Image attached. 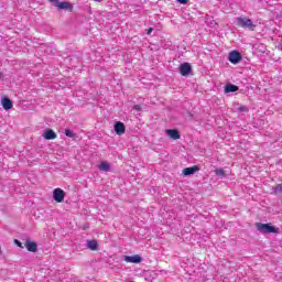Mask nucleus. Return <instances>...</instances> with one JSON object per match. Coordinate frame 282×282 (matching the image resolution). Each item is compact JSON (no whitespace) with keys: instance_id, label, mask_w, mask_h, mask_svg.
<instances>
[{"instance_id":"1","label":"nucleus","mask_w":282,"mask_h":282,"mask_svg":"<svg viewBox=\"0 0 282 282\" xmlns=\"http://www.w3.org/2000/svg\"><path fill=\"white\" fill-rule=\"evenodd\" d=\"M236 25L238 28H243V30H250L251 32H254V28H257L250 18L247 17L236 18Z\"/></svg>"},{"instance_id":"2","label":"nucleus","mask_w":282,"mask_h":282,"mask_svg":"<svg viewBox=\"0 0 282 282\" xmlns=\"http://www.w3.org/2000/svg\"><path fill=\"white\" fill-rule=\"evenodd\" d=\"M257 228L259 232H261L262 235H271V234L279 235V232H281L279 228L272 226L271 224L258 223Z\"/></svg>"},{"instance_id":"3","label":"nucleus","mask_w":282,"mask_h":282,"mask_svg":"<svg viewBox=\"0 0 282 282\" xmlns=\"http://www.w3.org/2000/svg\"><path fill=\"white\" fill-rule=\"evenodd\" d=\"M241 58H243V56L239 51H231L228 55V61L229 63H232V65H239Z\"/></svg>"},{"instance_id":"4","label":"nucleus","mask_w":282,"mask_h":282,"mask_svg":"<svg viewBox=\"0 0 282 282\" xmlns=\"http://www.w3.org/2000/svg\"><path fill=\"white\" fill-rule=\"evenodd\" d=\"M53 199L57 204H63V202H65V191L62 188H55L53 191Z\"/></svg>"},{"instance_id":"5","label":"nucleus","mask_w":282,"mask_h":282,"mask_svg":"<svg viewBox=\"0 0 282 282\" xmlns=\"http://www.w3.org/2000/svg\"><path fill=\"white\" fill-rule=\"evenodd\" d=\"M193 72V66H191L188 63H183L180 65V74L181 76H188Z\"/></svg>"},{"instance_id":"6","label":"nucleus","mask_w":282,"mask_h":282,"mask_svg":"<svg viewBox=\"0 0 282 282\" xmlns=\"http://www.w3.org/2000/svg\"><path fill=\"white\" fill-rule=\"evenodd\" d=\"M124 131H127V127L122 123V121H117L115 123V133L117 135H124Z\"/></svg>"},{"instance_id":"7","label":"nucleus","mask_w":282,"mask_h":282,"mask_svg":"<svg viewBox=\"0 0 282 282\" xmlns=\"http://www.w3.org/2000/svg\"><path fill=\"white\" fill-rule=\"evenodd\" d=\"M53 6L59 10H72V3L69 2H61L58 0H54Z\"/></svg>"},{"instance_id":"8","label":"nucleus","mask_w":282,"mask_h":282,"mask_svg":"<svg viewBox=\"0 0 282 282\" xmlns=\"http://www.w3.org/2000/svg\"><path fill=\"white\" fill-rule=\"evenodd\" d=\"M43 138H44V140H56L57 134H56V132H54V130L48 128L44 131Z\"/></svg>"},{"instance_id":"9","label":"nucleus","mask_w":282,"mask_h":282,"mask_svg":"<svg viewBox=\"0 0 282 282\" xmlns=\"http://www.w3.org/2000/svg\"><path fill=\"white\" fill-rule=\"evenodd\" d=\"M25 248L29 252H36V250H39V245H36V242L31 241L30 239H28L25 241Z\"/></svg>"},{"instance_id":"10","label":"nucleus","mask_w":282,"mask_h":282,"mask_svg":"<svg viewBox=\"0 0 282 282\" xmlns=\"http://www.w3.org/2000/svg\"><path fill=\"white\" fill-rule=\"evenodd\" d=\"M124 261L127 263H142V257L135 254V256H126Z\"/></svg>"},{"instance_id":"11","label":"nucleus","mask_w":282,"mask_h":282,"mask_svg":"<svg viewBox=\"0 0 282 282\" xmlns=\"http://www.w3.org/2000/svg\"><path fill=\"white\" fill-rule=\"evenodd\" d=\"M197 171H199V167L197 165H194L191 167H185L183 170V175H185V177H188V175H195V173H197Z\"/></svg>"},{"instance_id":"12","label":"nucleus","mask_w":282,"mask_h":282,"mask_svg":"<svg viewBox=\"0 0 282 282\" xmlns=\"http://www.w3.org/2000/svg\"><path fill=\"white\" fill-rule=\"evenodd\" d=\"M166 135H169V138H171L172 140H180L181 135H180V131L175 130V129H167L165 130Z\"/></svg>"},{"instance_id":"13","label":"nucleus","mask_w":282,"mask_h":282,"mask_svg":"<svg viewBox=\"0 0 282 282\" xmlns=\"http://www.w3.org/2000/svg\"><path fill=\"white\" fill-rule=\"evenodd\" d=\"M235 91H239V86L234 84H227L225 86V94H235Z\"/></svg>"},{"instance_id":"14","label":"nucleus","mask_w":282,"mask_h":282,"mask_svg":"<svg viewBox=\"0 0 282 282\" xmlns=\"http://www.w3.org/2000/svg\"><path fill=\"white\" fill-rule=\"evenodd\" d=\"M2 107L6 111H10L12 109V100L8 97L2 98Z\"/></svg>"},{"instance_id":"15","label":"nucleus","mask_w":282,"mask_h":282,"mask_svg":"<svg viewBox=\"0 0 282 282\" xmlns=\"http://www.w3.org/2000/svg\"><path fill=\"white\" fill-rule=\"evenodd\" d=\"M87 248L89 250H98V241H96V240H87Z\"/></svg>"},{"instance_id":"16","label":"nucleus","mask_w":282,"mask_h":282,"mask_svg":"<svg viewBox=\"0 0 282 282\" xmlns=\"http://www.w3.org/2000/svg\"><path fill=\"white\" fill-rule=\"evenodd\" d=\"M99 171L109 172L111 171V165H109L107 162H101L99 165Z\"/></svg>"},{"instance_id":"17","label":"nucleus","mask_w":282,"mask_h":282,"mask_svg":"<svg viewBox=\"0 0 282 282\" xmlns=\"http://www.w3.org/2000/svg\"><path fill=\"white\" fill-rule=\"evenodd\" d=\"M65 135L67 138H76V133H74V131H72L70 129L65 130Z\"/></svg>"},{"instance_id":"18","label":"nucleus","mask_w":282,"mask_h":282,"mask_svg":"<svg viewBox=\"0 0 282 282\" xmlns=\"http://www.w3.org/2000/svg\"><path fill=\"white\" fill-rule=\"evenodd\" d=\"M239 113H248L249 109L247 106H240L238 107Z\"/></svg>"},{"instance_id":"19","label":"nucleus","mask_w":282,"mask_h":282,"mask_svg":"<svg viewBox=\"0 0 282 282\" xmlns=\"http://www.w3.org/2000/svg\"><path fill=\"white\" fill-rule=\"evenodd\" d=\"M216 175H226V172L223 169H218L215 171Z\"/></svg>"},{"instance_id":"20","label":"nucleus","mask_w":282,"mask_h":282,"mask_svg":"<svg viewBox=\"0 0 282 282\" xmlns=\"http://www.w3.org/2000/svg\"><path fill=\"white\" fill-rule=\"evenodd\" d=\"M274 193H282V184L274 187Z\"/></svg>"},{"instance_id":"21","label":"nucleus","mask_w":282,"mask_h":282,"mask_svg":"<svg viewBox=\"0 0 282 282\" xmlns=\"http://www.w3.org/2000/svg\"><path fill=\"white\" fill-rule=\"evenodd\" d=\"M134 111H142V106L135 105L134 106Z\"/></svg>"},{"instance_id":"22","label":"nucleus","mask_w":282,"mask_h":282,"mask_svg":"<svg viewBox=\"0 0 282 282\" xmlns=\"http://www.w3.org/2000/svg\"><path fill=\"white\" fill-rule=\"evenodd\" d=\"M177 3H182L183 6H186L188 3V0H176Z\"/></svg>"},{"instance_id":"23","label":"nucleus","mask_w":282,"mask_h":282,"mask_svg":"<svg viewBox=\"0 0 282 282\" xmlns=\"http://www.w3.org/2000/svg\"><path fill=\"white\" fill-rule=\"evenodd\" d=\"M153 28H149V29H147V34H148V36H151V32H153Z\"/></svg>"},{"instance_id":"24","label":"nucleus","mask_w":282,"mask_h":282,"mask_svg":"<svg viewBox=\"0 0 282 282\" xmlns=\"http://www.w3.org/2000/svg\"><path fill=\"white\" fill-rule=\"evenodd\" d=\"M14 243H17V246H19V248H21V241H19L18 239L14 240Z\"/></svg>"},{"instance_id":"25","label":"nucleus","mask_w":282,"mask_h":282,"mask_svg":"<svg viewBox=\"0 0 282 282\" xmlns=\"http://www.w3.org/2000/svg\"><path fill=\"white\" fill-rule=\"evenodd\" d=\"M0 80H3V73L0 72Z\"/></svg>"},{"instance_id":"26","label":"nucleus","mask_w":282,"mask_h":282,"mask_svg":"<svg viewBox=\"0 0 282 282\" xmlns=\"http://www.w3.org/2000/svg\"><path fill=\"white\" fill-rule=\"evenodd\" d=\"M94 1H96L97 3H100L102 0H94Z\"/></svg>"},{"instance_id":"27","label":"nucleus","mask_w":282,"mask_h":282,"mask_svg":"<svg viewBox=\"0 0 282 282\" xmlns=\"http://www.w3.org/2000/svg\"><path fill=\"white\" fill-rule=\"evenodd\" d=\"M0 254H1V247H0Z\"/></svg>"}]
</instances>
